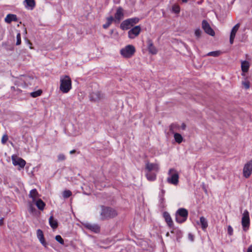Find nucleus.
I'll use <instances>...</instances> for the list:
<instances>
[{"instance_id":"48","label":"nucleus","mask_w":252,"mask_h":252,"mask_svg":"<svg viewBox=\"0 0 252 252\" xmlns=\"http://www.w3.org/2000/svg\"><path fill=\"white\" fill-rule=\"evenodd\" d=\"M75 152H76V151L75 150H71L70 151V154H73L75 153Z\"/></svg>"},{"instance_id":"35","label":"nucleus","mask_w":252,"mask_h":252,"mask_svg":"<svg viewBox=\"0 0 252 252\" xmlns=\"http://www.w3.org/2000/svg\"><path fill=\"white\" fill-rule=\"evenodd\" d=\"M71 194H72L71 192L69 190H64L63 192V194L64 198H68L69 196H70L71 195Z\"/></svg>"},{"instance_id":"4","label":"nucleus","mask_w":252,"mask_h":252,"mask_svg":"<svg viewBox=\"0 0 252 252\" xmlns=\"http://www.w3.org/2000/svg\"><path fill=\"white\" fill-rule=\"evenodd\" d=\"M135 52V48L132 45H128L120 50L121 55L125 58H130Z\"/></svg>"},{"instance_id":"28","label":"nucleus","mask_w":252,"mask_h":252,"mask_svg":"<svg viewBox=\"0 0 252 252\" xmlns=\"http://www.w3.org/2000/svg\"><path fill=\"white\" fill-rule=\"evenodd\" d=\"M113 21H114V18L112 16H110L107 18V22L106 24L103 25V28H108L109 27V26L111 24Z\"/></svg>"},{"instance_id":"21","label":"nucleus","mask_w":252,"mask_h":252,"mask_svg":"<svg viewBox=\"0 0 252 252\" xmlns=\"http://www.w3.org/2000/svg\"><path fill=\"white\" fill-rule=\"evenodd\" d=\"M24 3H26V7L32 10L35 6V2L34 0H25Z\"/></svg>"},{"instance_id":"18","label":"nucleus","mask_w":252,"mask_h":252,"mask_svg":"<svg viewBox=\"0 0 252 252\" xmlns=\"http://www.w3.org/2000/svg\"><path fill=\"white\" fill-rule=\"evenodd\" d=\"M146 169L147 170L148 172H150L152 170L158 171V165L156 163L147 162L146 164Z\"/></svg>"},{"instance_id":"2","label":"nucleus","mask_w":252,"mask_h":252,"mask_svg":"<svg viewBox=\"0 0 252 252\" xmlns=\"http://www.w3.org/2000/svg\"><path fill=\"white\" fill-rule=\"evenodd\" d=\"M60 89L63 93H68L71 89V80L68 76L62 77Z\"/></svg>"},{"instance_id":"38","label":"nucleus","mask_w":252,"mask_h":252,"mask_svg":"<svg viewBox=\"0 0 252 252\" xmlns=\"http://www.w3.org/2000/svg\"><path fill=\"white\" fill-rule=\"evenodd\" d=\"M8 136L7 134H4L2 137V138H1V143L3 144H4L6 143V142H7V141L8 140Z\"/></svg>"},{"instance_id":"47","label":"nucleus","mask_w":252,"mask_h":252,"mask_svg":"<svg viewBox=\"0 0 252 252\" xmlns=\"http://www.w3.org/2000/svg\"><path fill=\"white\" fill-rule=\"evenodd\" d=\"M3 224V219L1 218L0 219V226H1Z\"/></svg>"},{"instance_id":"9","label":"nucleus","mask_w":252,"mask_h":252,"mask_svg":"<svg viewBox=\"0 0 252 252\" xmlns=\"http://www.w3.org/2000/svg\"><path fill=\"white\" fill-rule=\"evenodd\" d=\"M202 28L206 33H207L211 36L215 35V32L211 28L209 24L207 22V21L206 20H204L202 21Z\"/></svg>"},{"instance_id":"30","label":"nucleus","mask_w":252,"mask_h":252,"mask_svg":"<svg viewBox=\"0 0 252 252\" xmlns=\"http://www.w3.org/2000/svg\"><path fill=\"white\" fill-rule=\"evenodd\" d=\"M146 177L149 181H153L156 179V175L155 174L151 173L150 172H148V173L146 174Z\"/></svg>"},{"instance_id":"15","label":"nucleus","mask_w":252,"mask_h":252,"mask_svg":"<svg viewBox=\"0 0 252 252\" xmlns=\"http://www.w3.org/2000/svg\"><path fill=\"white\" fill-rule=\"evenodd\" d=\"M148 42V49L150 53L155 55L158 53V50L155 46H154L153 42L151 40L149 39Z\"/></svg>"},{"instance_id":"51","label":"nucleus","mask_w":252,"mask_h":252,"mask_svg":"<svg viewBox=\"0 0 252 252\" xmlns=\"http://www.w3.org/2000/svg\"><path fill=\"white\" fill-rule=\"evenodd\" d=\"M171 233H174V231H173V230H171Z\"/></svg>"},{"instance_id":"44","label":"nucleus","mask_w":252,"mask_h":252,"mask_svg":"<svg viewBox=\"0 0 252 252\" xmlns=\"http://www.w3.org/2000/svg\"><path fill=\"white\" fill-rule=\"evenodd\" d=\"M188 238L191 241H193L194 240V236L191 233L189 234Z\"/></svg>"},{"instance_id":"42","label":"nucleus","mask_w":252,"mask_h":252,"mask_svg":"<svg viewBox=\"0 0 252 252\" xmlns=\"http://www.w3.org/2000/svg\"><path fill=\"white\" fill-rule=\"evenodd\" d=\"M29 212H30L31 213H33L35 211V208H34V207L32 204H29Z\"/></svg>"},{"instance_id":"13","label":"nucleus","mask_w":252,"mask_h":252,"mask_svg":"<svg viewBox=\"0 0 252 252\" xmlns=\"http://www.w3.org/2000/svg\"><path fill=\"white\" fill-rule=\"evenodd\" d=\"M85 226L87 229L95 233H99L100 232V227L97 224L87 223L85 224Z\"/></svg>"},{"instance_id":"11","label":"nucleus","mask_w":252,"mask_h":252,"mask_svg":"<svg viewBox=\"0 0 252 252\" xmlns=\"http://www.w3.org/2000/svg\"><path fill=\"white\" fill-rule=\"evenodd\" d=\"M141 31V27L139 26H136L129 31L128 34L129 38H134L139 34Z\"/></svg>"},{"instance_id":"45","label":"nucleus","mask_w":252,"mask_h":252,"mask_svg":"<svg viewBox=\"0 0 252 252\" xmlns=\"http://www.w3.org/2000/svg\"><path fill=\"white\" fill-rule=\"evenodd\" d=\"M247 252H252V245H251L247 250Z\"/></svg>"},{"instance_id":"29","label":"nucleus","mask_w":252,"mask_h":252,"mask_svg":"<svg viewBox=\"0 0 252 252\" xmlns=\"http://www.w3.org/2000/svg\"><path fill=\"white\" fill-rule=\"evenodd\" d=\"M179 128V125L176 124H172L169 126V130L173 133H175V131H177Z\"/></svg>"},{"instance_id":"5","label":"nucleus","mask_w":252,"mask_h":252,"mask_svg":"<svg viewBox=\"0 0 252 252\" xmlns=\"http://www.w3.org/2000/svg\"><path fill=\"white\" fill-rule=\"evenodd\" d=\"M188 216L187 210L184 208H180L176 213V220L179 223H183L185 221Z\"/></svg>"},{"instance_id":"14","label":"nucleus","mask_w":252,"mask_h":252,"mask_svg":"<svg viewBox=\"0 0 252 252\" xmlns=\"http://www.w3.org/2000/svg\"><path fill=\"white\" fill-rule=\"evenodd\" d=\"M240 27V24L238 23L235 26L233 27L232 28L230 35V43L232 44L234 42V39L235 38L236 33L237 32L239 28Z\"/></svg>"},{"instance_id":"41","label":"nucleus","mask_w":252,"mask_h":252,"mask_svg":"<svg viewBox=\"0 0 252 252\" xmlns=\"http://www.w3.org/2000/svg\"><path fill=\"white\" fill-rule=\"evenodd\" d=\"M227 232L229 235H232L233 234V228L230 225L228 226Z\"/></svg>"},{"instance_id":"16","label":"nucleus","mask_w":252,"mask_h":252,"mask_svg":"<svg viewBox=\"0 0 252 252\" xmlns=\"http://www.w3.org/2000/svg\"><path fill=\"white\" fill-rule=\"evenodd\" d=\"M29 197L31 198L32 199V202H34L36 201L38 199H39V197L40 195L37 192V190L34 189H32L29 195Z\"/></svg>"},{"instance_id":"7","label":"nucleus","mask_w":252,"mask_h":252,"mask_svg":"<svg viewBox=\"0 0 252 252\" xmlns=\"http://www.w3.org/2000/svg\"><path fill=\"white\" fill-rule=\"evenodd\" d=\"M11 159L12 163L15 166L18 165L20 168H23L26 165V162L25 160L16 155H12Z\"/></svg>"},{"instance_id":"17","label":"nucleus","mask_w":252,"mask_h":252,"mask_svg":"<svg viewBox=\"0 0 252 252\" xmlns=\"http://www.w3.org/2000/svg\"><path fill=\"white\" fill-rule=\"evenodd\" d=\"M37 237L40 243L44 246L46 247L47 243L44 239L43 231L41 229H37L36 232Z\"/></svg>"},{"instance_id":"40","label":"nucleus","mask_w":252,"mask_h":252,"mask_svg":"<svg viewBox=\"0 0 252 252\" xmlns=\"http://www.w3.org/2000/svg\"><path fill=\"white\" fill-rule=\"evenodd\" d=\"M58 158L59 161L64 160L65 159V157L63 154H60L58 155Z\"/></svg>"},{"instance_id":"20","label":"nucleus","mask_w":252,"mask_h":252,"mask_svg":"<svg viewBox=\"0 0 252 252\" xmlns=\"http://www.w3.org/2000/svg\"><path fill=\"white\" fill-rule=\"evenodd\" d=\"M163 217L168 225L171 227L173 225V223L169 214L167 212H164L163 213Z\"/></svg>"},{"instance_id":"25","label":"nucleus","mask_w":252,"mask_h":252,"mask_svg":"<svg viewBox=\"0 0 252 252\" xmlns=\"http://www.w3.org/2000/svg\"><path fill=\"white\" fill-rule=\"evenodd\" d=\"M200 223L203 230H205L208 227V221L204 217H201L200 218Z\"/></svg>"},{"instance_id":"36","label":"nucleus","mask_w":252,"mask_h":252,"mask_svg":"<svg viewBox=\"0 0 252 252\" xmlns=\"http://www.w3.org/2000/svg\"><path fill=\"white\" fill-rule=\"evenodd\" d=\"M55 239L61 244L63 245L64 244V241L60 235H57L55 237Z\"/></svg>"},{"instance_id":"43","label":"nucleus","mask_w":252,"mask_h":252,"mask_svg":"<svg viewBox=\"0 0 252 252\" xmlns=\"http://www.w3.org/2000/svg\"><path fill=\"white\" fill-rule=\"evenodd\" d=\"M242 84L246 89H248L250 88V83L249 82H244Z\"/></svg>"},{"instance_id":"12","label":"nucleus","mask_w":252,"mask_h":252,"mask_svg":"<svg viewBox=\"0 0 252 252\" xmlns=\"http://www.w3.org/2000/svg\"><path fill=\"white\" fill-rule=\"evenodd\" d=\"M90 98L92 101H97L103 98V94L98 91L93 92L90 94Z\"/></svg>"},{"instance_id":"3","label":"nucleus","mask_w":252,"mask_h":252,"mask_svg":"<svg viewBox=\"0 0 252 252\" xmlns=\"http://www.w3.org/2000/svg\"><path fill=\"white\" fill-rule=\"evenodd\" d=\"M169 177L167 178V181L168 183L174 185H178L179 183V174L174 168H170L168 172Z\"/></svg>"},{"instance_id":"6","label":"nucleus","mask_w":252,"mask_h":252,"mask_svg":"<svg viewBox=\"0 0 252 252\" xmlns=\"http://www.w3.org/2000/svg\"><path fill=\"white\" fill-rule=\"evenodd\" d=\"M241 222L243 230L247 231L249 229L250 224L249 213L247 210H245L243 213Z\"/></svg>"},{"instance_id":"46","label":"nucleus","mask_w":252,"mask_h":252,"mask_svg":"<svg viewBox=\"0 0 252 252\" xmlns=\"http://www.w3.org/2000/svg\"><path fill=\"white\" fill-rule=\"evenodd\" d=\"M181 128L183 130H185L186 129V125H185V123H182V126H181Z\"/></svg>"},{"instance_id":"27","label":"nucleus","mask_w":252,"mask_h":252,"mask_svg":"<svg viewBox=\"0 0 252 252\" xmlns=\"http://www.w3.org/2000/svg\"><path fill=\"white\" fill-rule=\"evenodd\" d=\"M174 137L176 142L179 144L181 143L183 141V138L182 136L178 133H174Z\"/></svg>"},{"instance_id":"22","label":"nucleus","mask_w":252,"mask_h":252,"mask_svg":"<svg viewBox=\"0 0 252 252\" xmlns=\"http://www.w3.org/2000/svg\"><path fill=\"white\" fill-rule=\"evenodd\" d=\"M34 202L39 210L41 211L44 210L45 206V203L41 199H38Z\"/></svg>"},{"instance_id":"34","label":"nucleus","mask_w":252,"mask_h":252,"mask_svg":"<svg viewBox=\"0 0 252 252\" xmlns=\"http://www.w3.org/2000/svg\"><path fill=\"white\" fill-rule=\"evenodd\" d=\"M41 93H42V91L41 90H39L37 91L32 92L31 93V95L33 97H36L37 96L40 95Z\"/></svg>"},{"instance_id":"33","label":"nucleus","mask_w":252,"mask_h":252,"mask_svg":"<svg viewBox=\"0 0 252 252\" xmlns=\"http://www.w3.org/2000/svg\"><path fill=\"white\" fill-rule=\"evenodd\" d=\"M128 19H129V23L130 24L131 26H133L134 24L137 23L139 21V18H136V17L133 18H130Z\"/></svg>"},{"instance_id":"23","label":"nucleus","mask_w":252,"mask_h":252,"mask_svg":"<svg viewBox=\"0 0 252 252\" xmlns=\"http://www.w3.org/2000/svg\"><path fill=\"white\" fill-rule=\"evenodd\" d=\"M121 28L123 30H126L130 28L131 27L129 19L124 21L121 24Z\"/></svg>"},{"instance_id":"1","label":"nucleus","mask_w":252,"mask_h":252,"mask_svg":"<svg viewBox=\"0 0 252 252\" xmlns=\"http://www.w3.org/2000/svg\"><path fill=\"white\" fill-rule=\"evenodd\" d=\"M118 215L117 211L112 208L102 206L100 214V219L102 220H108L116 217Z\"/></svg>"},{"instance_id":"49","label":"nucleus","mask_w":252,"mask_h":252,"mask_svg":"<svg viewBox=\"0 0 252 252\" xmlns=\"http://www.w3.org/2000/svg\"><path fill=\"white\" fill-rule=\"evenodd\" d=\"M188 0H182V1L184 3H187Z\"/></svg>"},{"instance_id":"39","label":"nucleus","mask_w":252,"mask_h":252,"mask_svg":"<svg viewBox=\"0 0 252 252\" xmlns=\"http://www.w3.org/2000/svg\"><path fill=\"white\" fill-rule=\"evenodd\" d=\"M202 32L200 29H196L195 31V35L197 38H199L201 36Z\"/></svg>"},{"instance_id":"31","label":"nucleus","mask_w":252,"mask_h":252,"mask_svg":"<svg viewBox=\"0 0 252 252\" xmlns=\"http://www.w3.org/2000/svg\"><path fill=\"white\" fill-rule=\"evenodd\" d=\"M172 11L175 13L179 14L180 12V7L179 5L175 4L172 6Z\"/></svg>"},{"instance_id":"10","label":"nucleus","mask_w":252,"mask_h":252,"mask_svg":"<svg viewBox=\"0 0 252 252\" xmlns=\"http://www.w3.org/2000/svg\"><path fill=\"white\" fill-rule=\"evenodd\" d=\"M124 18L123 9L122 7H119L115 14L114 18V22L119 23Z\"/></svg>"},{"instance_id":"24","label":"nucleus","mask_w":252,"mask_h":252,"mask_svg":"<svg viewBox=\"0 0 252 252\" xmlns=\"http://www.w3.org/2000/svg\"><path fill=\"white\" fill-rule=\"evenodd\" d=\"M250 67V63L248 61H243L241 63V69L243 72H247Z\"/></svg>"},{"instance_id":"32","label":"nucleus","mask_w":252,"mask_h":252,"mask_svg":"<svg viewBox=\"0 0 252 252\" xmlns=\"http://www.w3.org/2000/svg\"><path fill=\"white\" fill-rule=\"evenodd\" d=\"M221 52L220 51H216L209 52L207 56H213V57H218L220 55Z\"/></svg>"},{"instance_id":"50","label":"nucleus","mask_w":252,"mask_h":252,"mask_svg":"<svg viewBox=\"0 0 252 252\" xmlns=\"http://www.w3.org/2000/svg\"><path fill=\"white\" fill-rule=\"evenodd\" d=\"M169 232H167V233H166V235L167 236H169Z\"/></svg>"},{"instance_id":"8","label":"nucleus","mask_w":252,"mask_h":252,"mask_svg":"<svg viewBox=\"0 0 252 252\" xmlns=\"http://www.w3.org/2000/svg\"><path fill=\"white\" fill-rule=\"evenodd\" d=\"M252 173V160L246 163L243 168V176L246 178H249Z\"/></svg>"},{"instance_id":"37","label":"nucleus","mask_w":252,"mask_h":252,"mask_svg":"<svg viewBox=\"0 0 252 252\" xmlns=\"http://www.w3.org/2000/svg\"><path fill=\"white\" fill-rule=\"evenodd\" d=\"M16 39H17V41H16V44L17 45H19L21 44V34L20 32H18L16 35Z\"/></svg>"},{"instance_id":"19","label":"nucleus","mask_w":252,"mask_h":252,"mask_svg":"<svg viewBox=\"0 0 252 252\" xmlns=\"http://www.w3.org/2000/svg\"><path fill=\"white\" fill-rule=\"evenodd\" d=\"M17 18L16 15L12 14H8L4 19V21L10 24L12 21H17Z\"/></svg>"},{"instance_id":"26","label":"nucleus","mask_w":252,"mask_h":252,"mask_svg":"<svg viewBox=\"0 0 252 252\" xmlns=\"http://www.w3.org/2000/svg\"><path fill=\"white\" fill-rule=\"evenodd\" d=\"M49 224L53 229H55L58 227V222L55 220L53 216H51L49 220Z\"/></svg>"}]
</instances>
